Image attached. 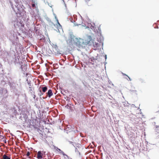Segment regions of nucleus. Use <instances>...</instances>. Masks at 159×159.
<instances>
[{
  "mask_svg": "<svg viewBox=\"0 0 159 159\" xmlns=\"http://www.w3.org/2000/svg\"><path fill=\"white\" fill-rule=\"evenodd\" d=\"M107 55L105 54H102L100 57V61L101 63H105L107 59Z\"/></svg>",
  "mask_w": 159,
  "mask_h": 159,
  "instance_id": "1",
  "label": "nucleus"
},
{
  "mask_svg": "<svg viewBox=\"0 0 159 159\" xmlns=\"http://www.w3.org/2000/svg\"><path fill=\"white\" fill-rule=\"evenodd\" d=\"M46 94L47 95L46 96V97L44 98H46L48 97L49 98H50L51 96L53 95V93L52 92V90L51 89H49L48 92L46 93Z\"/></svg>",
  "mask_w": 159,
  "mask_h": 159,
  "instance_id": "2",
  "label": "nucleus"
},
{
  "mask_svg": "<svg viewBox=\"0 0 159 159\" xmlns=\"http://www.w3.org/2000/svg\"><path fill=\"white\" fill-rule=\"evenodd\" d=\"M43 153L41 151H39L37 154V157L38 159H41L43 158Z\"/></svg>",
  "mask_w": 159,
  "mask_h": 159,
  "instance_id": "3",
  "label": "nucleus"
},
{
  "mask_svg": "<svg viewBox=\"0 0 159 159\" xmlns=\"http://www.w3.org/2000/svg\"><path fill=\"white\" fill-rule=\"evenodd\" d=\"M3 159H11V157L10 156H7V155L5 154L3 156Z\"/></svg>",
  "mask_w": 159,
  "mask_h": 159,
  "instance_id": "4",
  "label": "nucleus"
},
{
  "mask_svg": "<svg viewBox=\"0 0 159 159\" xmlns=\"http://www.w3.org/2000/svg\"><path fill=\"white\" fill-rule=\"evenodd\" d=\"M40 38L39 40L42 42H44L45 41V37L43 36H40Z\"/></svg>",
  "mask_w": 159,
  "mask_h": 159,
  "instance_id": "5",
  "label": "nucleus"
},
{
  "mask_svg": "<svg viewBox=\"0 0 159 159\" xmlns=\"http://www.w3.org/2000/svg\"><path fill=\"white\" fill-rule=\"evenodd\" d=\"M42 92L43 93L45 92L48 90V88L46 86L43 87L42 88Z\"/></svg>",
  "mask_w": 159,
  "mask_h": 159,
  "instance_id": "6",
  "label": "nucleus"
},
{
  "mask_svg": "<svg viewBox=\"0 0 159 159\" xmlns=\"http://www.w3.org/2000/svg\"><path fill=\"white\" fill-rule=\"evenodd\" d=\"M155 130L156 132L159 133V125H156Z\"/></svg>",
  "mask_w": 159,
  "mask_h": 159,
  "instance_id": "7",
  "label": "nucleus"
},
{
  "mask_svg": "<svg viewBox=\"0 0 159 159\" xmlns=\"http://www.w3.org/2000/svg\"><path fill=\"white\" fill-rule=\"evenodd\" d=\"M40 93H39V95L40 97H41V96L43 94V92H42L41 90L39 91Z\"/></svg>",
  "mask_w": 159,
  "mask_h": 159,
  "instance_id": "8",
  "label": "nucleus"
},
{
  "mask_svg": "<svg viewBox=\"0 0 159 159\" xmlns=\"http://www.w3.org/2000/svg\"><path fill=\"white\" fill-rule=\"evenodd\" d=\"M122 75H124V76L125 75V76H127L128 77V78L129 79V80L131 81L132 80L130 78H129L127 75H126V74H125L124 73H122Z\"/></svg>",
  "mask_w": 159,
  "mask_h": 159,
  "instance_id": "9",
  "label": "nucleus"
},
{
  "mask_svg": "<svg viewBox=\"0 0 159 159\" xmlns=\"http://www.w3.org/2000/svg\"><path fill=\"white\" fill-rule=\"evenodd\" d=\"M57 22H58V25H59V26H58V30L59 31V29H61V26L60 24L59 23L58 21V20H57Z\"/></svg>",
  "mask_w": 159,
  "mask_h": 159,
  "instance_id": "10",
  "label": "nucleus"
},
{
  "mask_svg": "<svg viewBox=\"0 0 159 159\" xmlns=\"http://www.w3.org/2000/svg\"><path fill=\"white\" fill-rule=\"evenodd\" d=\"M88 37L89 39V40L88 41V43H89L90 41L91 40V37L90 36H88Z\"/></svg>",
  "mask_w": 159,
  "mask_h": 159,
  "instance_id": "11",
  "label": "nucleus"
},
{
  "mask_svg": "<svg viewBox=\"0 0 159 159\" xmlns=\"http://www.w3.org/2000/svg\"><path fill=\"white\" fill-rule=\"evenodd\" d=\"M76 43L77 45H80L81 43L80 42L78 41Z\"/></svg>",
  "mask_w": 159,
  "mask_h": 159,
  "instance_id": "12",
  "label": "nucleus"
},
{
  "mask_svg": "<svg viewBox=\"0 0 159 159\" xmlns=\"http://www.w3.org/2000/svg\"><path fill=\"white\" fill-rule=\"evenodd\" d=\"M30 154V153L29 152H28L26 154V156H29Z\"/></svg>",
  "mask_w": 159,
  "mask_h": 159,
  "instance_id": "13",
  "label": "nucleus"
},
{
  "mask_svg": "<svg viewBox=\"0 0 159 159\" xmlns=\"http://www.w3.org/2000/svg\"><path fill=\"white\" fill-rule=\"evenodd\" d=\"M35 7V5L34 4H32V7Z\"/></svg>",
  "mask_w": 159,
  "mask_h": 159,
  "instance_id": "14",
  "label": "nucleus"
},
{
  "mask_svg": "<svg viewBox=\"0 0 159 159\" xmlns=\"http://www.w3.org/2000/svg\"><path fill=\"white\" fill-rule=\"evenodd\" d=\"M140 81L142 83L143 82V80L142 79H140Z\"/></svg>",
  "mask_w": 159,
  "mask_h": 159,
  "instance_id": "15",
  "label": "nucleus"
},
{
  "mask_svg": "<svg viewBox=\"0 0 159 159\" xmlns=\"http://www.w3.org/2000/svg\"><path fill=\"white\" fill-rule=\"evenodd\" d=\"M102 43V45L103 44V43L102 42H101V41H100V43Z\"/></svg>",
  "mask_w": 159,
  "mask_h": 159,
  "instance_id": "16",
  "label": "nucleus"
},
{
  "mask_svg": "<svg viewBox=\"0 0 159 159\" xmlns=\"http://www.w3.org/2000/svg\"><path fill=\"white\" fill-rule=\"evenodd\" d=\"M35 95H34V97H33V98H34V99H35Z\"/></svg>",
  "mask_w": 159,
  "mask_h": 159,
  "instance_id": "17",
  "label": "nucleus"
},
{
  "mask_svg": "<svg viewBox=\"0 0 159 159\" xmlns=\"http://www.w3.org/2000/svg\"><path fill=\"white\" fill-rule=\"evenodd\" d=\"M94 108V107H93V106L92 107V110H93V108Z\"/></svg>",
  "mask_w": 159,
  "mask_h": 159,
  "instance_id": "18",
  "label": "nucleus"
},
{
  "mask_svg": "<svg viewBox=\"0 0 159 159\" xmlns=\"http://www.w3.org/2000/svg\"><path fill=\"white\" fill-rule=\"evenodd\" d=\"M29 84H30V87H29V88H31V87H30L31 86V84H30L29 83Z\"/></svg>",
  "mask_w": 159,
  "mask_h": 159,
  "instance_id": "19",
  "label": "nucleus"
},
{
  "mask_svg": "<svg viewBox=\"0 0 159 159\" xmlns=\"http://www.w3.org/2000/svg\"><path fill=\"white\" fill-rule=\"evenodd\" d=\"M96 157H97V159H98V156H96Z\"/></svg>",
  "mask_w": 159,
  "mask_h": 159,
  "instance_id": "20",
  "label": "nucleus"
},
{
  "mask_svg": "<svg viewBox=\"0 0 159 159\" xmlns=\"http://www.w3.org/2000/svg\"><path fill=\"white\" fill-rule=\"evenodd\" d=\"M94 29V31L96 32V30H95V29Z\"/></svg>",
  "mask_w": 159,
  "mask_h": 159,
  "instance_id": "21",
  "label": "nucleus"
},
{
  "mask_svg": "<svg viewBox=\"0 0 159 159\" xmlns=\"http://www.w3.org/2000/svg\"><path fill=\"white\" fill-rule=\"evenodd\" d=\"M100 39H101V37L100 36Z\"/></svg>",
  "mask_w": 159,
  "mask_h": 159,
  "instance_id": "22",
  "label": "nucleus"
},
{
  "mask_svg": "<svg viewBox=\"0 0 159 159\" xmlns=\"http://www.w3.org/2000/svg\"><path fill=\"white\" fill-rule=\"evenodd\" d=\"M58 150H60H60H60V149H58Z\"/></svg>",
  "mask_w": 159,
  "mask_h": 159,
  "instance_id": "23",
  "label": "nucleus"
},
{
  "mask_svg": "<svg viewBox=\"0 0 159 159\" xmlns=\"http://www.w3.org/2000/svg\"><path fill=\"white\" fill-rule=\"evenodd\" d=\"M1 137H3V136H1Z\"/></svg>",
  "mask_w": 159,
  "mask_h": 159,
  "instance_id": "24",
  "label": "nucleus"
}]
</instances>
